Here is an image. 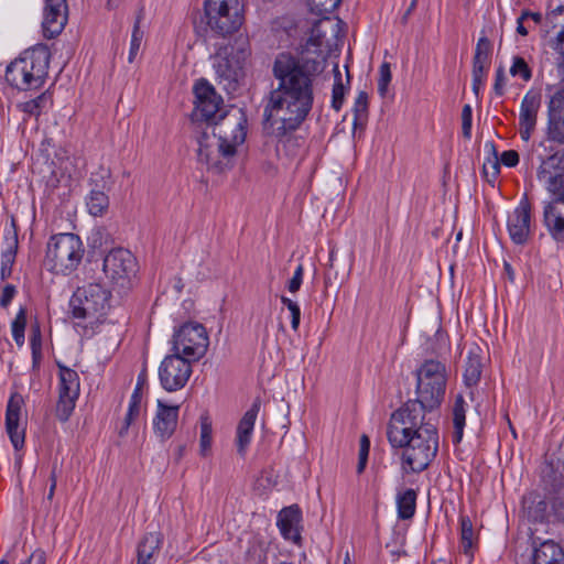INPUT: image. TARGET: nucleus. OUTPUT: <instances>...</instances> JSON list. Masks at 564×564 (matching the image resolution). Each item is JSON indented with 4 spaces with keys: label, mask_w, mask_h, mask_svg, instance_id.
Wrapping results in <instances>:
<instances>
[{
    "label": "nucleus",
    "mask_w": 564,
    "mask_h": 564,
    "mask_svg": "<svg viewBox=\"0 0 564 564\" xmlns=\"http://www.w3.org/2000/svg\"><path fill=\"white\" fill-rule=\"evenodd\" d=\"M488 165L492 169V175L498 174L499 172V162L497 160H488L487 163L484 164V171L487 173Z\"/></svg>",
    "instance_id": "bf43d9fd"
},
{
    "label": "nucleus",
    "mask_w": 564,
    "mask_h": 564,
    "mask_svg": "<svg viewBox=\"0 0 564 564\" xmlns=\"http://www.w3.org/2000/svg\"><path fill=\"white\" fill-rule=\"evenodd\" d=\"M500 162L508 167H513L519 163V154L514 150L503 151L500 156Z\"/></svg>",
    "instance_id": "3c124183"
},
{
    "label": "nucleus",
    "mask_w": 564,
    "mask_h": 564,
    "mask_svg": "<svg viewBox=\"0 0 564 564\" xmlns=\"http://www.w3.org/2000/svg\"><path fill=\"white\" fill-rule=\"evenodd\" d=\"M213 444V421L208 413L199 416V454L208 456Z\"/></svg>",
    "instance_id": "c756f323"
},
{
    "label": "nucleus",
    "mask_w": 564,
    "mask_h": 564,
    "mask_svg": "<svg viewBox=\"0 0 564 564\" xmlns=\"http://www.w3.org/2000/svg\"><path fill=\"white\" fill-rule=\"evenodd\" d=\"M85 254L82 239L76 234L52 236L46 245L44 265L55 274L67 275L75 271Z\"/></svg>",
    "instance_id": "423d86ee"
},
{
    "label": "nucleus",
    "mask_w": 564,
    "mask_h": 564,
    "mask_svg": "<svg viewBox=\"0 0 564 564\" xmlns=\"http://www.w3.org/2000/svg\"><path fill=\"white\" fill-rule=\"evenodd\" d=\"M467 403L463 395L458 394L455 398L453 408H452V419H453V442L459 443L464 435V429L466 425V411H467Z\"/></svg>",
    "instance_id": "c85d7f7f"
},
{
    "label": "nucleus",
    "mask_w": 564,
    "mask_h": 564,
    "mask_svg": "<svg viewBox=\"0 0 564 564\" xmlns=\"http://www.w3.org/2000/svg\"><path fill=\"white\" fill-rule=\"evenodd\" d=\"M58 367V402L56 415L61 421H67L80 392V380L77 371L57 362Z\"/></svg>",
    "instance_id": "2eb2a0df"
},
{
    "label": "nucleus",
    "mask_w": 564,
    "mask_h": 564,
    "mask_svg": "<svg viewBox=\"0 0 564 564\" xmlns=\"http://www.w3.org/2000/svg\"><path fill=\"white\" fill-rule=\"evenodd\" d=\"M317 29L318 24L314 26L305 50L299 56L281 53L273 64L278 86L270 93L264 108V119L271 134L278 139V156L293 158L304 144L303 138L295 135L294 132L312 110L313 83L324 72L326 65L322 52L317 51L322 45L319 33L314 35Z\"/></svg>",
    "instance_id": "f03ea898"
},
{
    "label": "nucleus",
    "mask_w": 564,
    "mask_h": 564,
    "mask_svg": "<svg viewBox=\"0 0 564 564\" xmlns=\"http://www.w3.org/2000/svg\"><path fill=\"white\" fill-rule=\"evenodd\" d=\"M46 555L45 552L37 549L31 553V555L21 564H45Z\"/></svg>",
    "instance_id": "603ef678"
},
{
    "label": "nucleus",
    "mask_w": 564,
    "mask_h": 564,
    "mask_svg": "<svg viewBox=\"0 0 564 564\" xmlns=\"http://www.w3.org/2000/svg\"><path fill=\"white\" fill-rule=\"evenodd\" d=\"M208 26L220 35L235 32L243 20L240 0H205Z\"/></svg>",
    "instance_id": "9d476101"
},
{
    "label": "nucleus",
    "mask_w": 564,
    "mask_h": 564,
    "mask_svg": "<svg viewBox=\"0 0 564 564\" xmlns=\"http://www.w3.org/2000/svg\"><path fill=\"white\" fill-rule=\"evenodd\" d=\"M341 2V0H308L312 12L318 15H326L333 12Z\"/></svg>",
    "instance_id": "79ce46f5"
},
{
    "label": "nucleus",
    "mask_w": 564,
    "mask_h": 564,
    "mask_svg": "<svg viewBox=\"0 0 564 564\" xmlns=\"http://www.w3.org/2000/svg\"><path fill=\"white\" fill-rule=\"evenodd\" d=\"M52 106V98L48 94L43 93L36 98L31 99L22 104V110L34 117H39L41 113L47 111Z\"/></svg>",
    "instance_id": "72a5a7b5"
},
{
    "label": "nucleus",
    "mask_w": 564,
    "mask_h": 564,
    "mask_svg": "<svg viewBox=\"0 0 564 564\" xmlns=\"http://www.w3.org/2000/svg\"><path fill=\"white\" fill-rule=\"evenodd\" d=\"M460 539L465 553H468L474 544V528L468 517L460 518Z\"/></svg>",
    "instance_id": "4c0bfd02"
},
{
    "label": "nucleus",
    "mask_w": 564,
    "mask_h": 564,
    "mask_svg": "<svg viewBox=\"0 0 564 564\" xmlns=\"http://www.w3.org/2000/svg\"><path fill=\"white\" fill-rule=\"evenodd\" d=\"M23 404L22 395L14 393L10 397L7 405L6 427L15 451L24 446L25 429L20 422Z\"/></svg>",
    "instance_id": "aec40b11"
},
{
    "label": "nucleus",
    "mask_w": 564,
    "mask_h": 564,
    "mask_svg": "<svg viewBox=\"0 0 564 564\" xmlns=\"http://www.w3.org/2000/svg\"><path fill=\"white\" fill-rule=\"evenodd\" d=\"M196 116L206 121L217 120L221 98L214 87L205 79H199L194 86Z\"/></svg>",
    "instance_id": "6ab92c4d"
},
{
    "label": "nucleus",
    "mask_w": 564,
    "mask_h": 564,
    "mask_svg": "<svg viewBox=\"0 0 564 564\" xmlns=\"http://www.w3.org/2000/svg\"><path fill=\"white\" fill-rule=\"evenodd\" d=\"M86 206L90 215L102 216L109 207V198L102 191L93 189L86 198Z\"/></svg>",
    "instance_id": "2f4dec72"
},
{
    "label": "nucleus",
    "mask_w": 564,
    "mask_h": 564,
    "mask_svg": "<svg viewBox=\"0 0 564 564\" xmlns=\"http://www.w3.org/2000/svg\"><path fill=\"white\" fill-rule=\"evenodd\" d=\"M533 564H564L563 550L552 540L544 541L534 550Z\"/></svg>",
    "instance_id": "bb28decb"
},
{
    "label": "nucleus",
    "mask_w": 564,
    "mask_h": 564,
    "mask_svg": "<svg viewBox=\"0 0 564 564\" xmlns=\"http://www.w3.org/2000/svg\"><path fill=\"white\" fill-rule=\"evenodd\" d=\"M507 86V75L502 66H499L495 74L494 90L496 95L502 96Z\"/></svg>",
    "instance_id": "8fccbe9b"
},
{
    "label": "nucleus",
    "mask_w": 564,
    "mask_h": 564,
    "mask_svg": "<svg viewBox=\"0 0 564 564\" xmlns=\"http://www.w3.org/2000/svg\"><path fill=\"white\" fill-rule=\"evenodd\" d=\"M424 419L417 403H404L390 417L388 441L392 447L403 448L402 465L405 471L424 470L437 453V430Z\"/></svg>",
    "instance_id": "7ed1b4c3"
},
{
    "label": "nucleus",
    "mask_w": 564,
    "mask_h": 564,
    "mask_svg": "<svg viewBox=\"0 0 564 564\" xmlns=\"http://www.w3.org/2000/svg\"><path fill=\"white\" fill-rule=\"evenodd\" d=\"M281 303L290 311L291 314V326L294 332L299 329L301 322V308L297 302L286 297L281 296Z\"/></svg>",
    "instance_id": "c03bdc74"
},
{
    "label": "nucleus",
    "mask_w": 564,
    "mask_h": 564,
    "mask_svg": "<svg viewBox=\"0 0 564 564\" xmlns=\"http://www.w3.org/2000/svg\"><path fill=\"white\" fill-rule=\"evenodd\" d=\"M192 361L174 352L164 357L159 367V379L167 392L183 389L192 376Z\"/></svg>",
    "instance_id": "ddd939ff"
},
{
    "label": "nucleus",
    "mask_w": 564,
    "mask_h": 564,
    "mask_svg": "<svg viewBox=\"0 0 564 564\" xmlns=\"http://www.w3.org/2000/svg\"><path fill=\"white\" fill-rule=\"evenodd\" d=\"M510 74L513 77H520L524 82H529L532 77L531 68L529 67L528 63L524 61V58L520 56H514L512 58V64L510 66Z\"/></svg>",
    "instance_id": "a19ab883"
},
{
    "label": "nucleus",
    "mask_w": 564,
    "mask_h": 564,
    "mask_svg": "<svg viewBox=\"0 0 564 564\" xmlns=\"http://www.w3.org/2000/svg\"><path fill=\"white\" fill-rule=\"evenodd\" d=\"M528 19V13H521L517 19V32L522 36L528 35V29L524 26V21Z\"/></svg>",
    "instance_id": "5fc2aeb1"
},
{
    "label": "nucleus",
    "mask_w": 564,
    "mask_h": 564,
    "mask_svg": "<svg viewBox=\"0 0 564 564\" xmlns=\"http://www.w3.org/2000/svg\"><path fill=\"white\" fill-rule=\"evenodd\" d=\"M489 64L473 63V91L478 96L479 91L484 88Z\"/></svg>",
    "instance_id": "e433bc0d"
},
{
    "label": "nucleus",
    "mask_w": 564,
    "mask_h": 564,
    "mask_svg": "<svg viewBox=\"0 0 564 564\" xmlns=\"http://www.w3.org/2000/svg\"><path fill=\"white\" fill-rule=\"evenodd\" d=\"M250 54V46L245 37H237L232 42L220 45L210 57L218 82L229 88H235L245 77Z\"/></svg>",
    "instance_id": "39448f33"
},
{
    "label": "nucleus",
    "mask_w": 564,
    "mask_h": 564,
    "mask_svg": "<svg viewBox=\"0 0 564 564\" xmlns=\"http://www.w3.org/2000/svg\"><path fill=\"white\" fill-rule=\"evenodd\" d=\"M50 57V50L45 45H37L25 51L8 65L7 83L20 90L41 87L47 75Z\"/></svg>",
    "instance_id": "20e7f679"
},
{
    "label": "nucleus",
    "mask_w": 564,
    "mask_h": 564,
    "mask_svg": "<svg viewBox=\"0 0 564 564\" xmlns=\"http://www.w3.org/2000/svg\"><path fill=\"white\" fill-rule=\"evenodd\" d=\"M481 376V362L480 358L477 355H469L466 361V367L464 371V381L466 386L471 387L475 386Z\"/></svg>",
    "instance_id": "c9c22d12"
},
{
    "label": "nucleus",
    "mask_w": 564,
    "mask_h": 564,
    "mask_svg": "<svg viewBox=\"0 0 564 564\" xmlns=\"http://www.w3.org/2000/svg\"><path fill=\"white\" fill-rule=\"evenodd\" d=\"M247 123L245 111L240 108H234L217 118L210 132L226 147H232V152L237 154L238 148L246 141Z\"/></svg>",
    "instance_id": "f8f14e48"
},
{
    "label": "nucleus",
    "mask_w": 564,
    "mask_h": 564,
    "mask_svg": "<svg viewBox=\"0 0 564 564\" xmlns=\"http://www.w3.org/2000/svg\"><path fill=\"white\" fill-rule=\"evenodd\" d=\"M12 295H13V291L10 290L9 288H6L3 295L1 297V301H0L1 305L6 306L10 302Z\"/></svg>",
    "instance_id": "052dcab7"
},
{
    "label": "nucleus",
    "mask_w": 564,
    "mask_h": 564,
    "mask_svg": "<svg viewBox=\"0 0 564 564\" xmlns=\"http://www.w3.org/2000/svg\"><path fill=\"white\" fill-rule=\"evenodd\" d=\"M142 411V397L138 390H134L130 397L128 411L120 429L119 434L123 435L129 430V426L137 420Z\"/></svg>",
    "instance_id": "473e14b6"
},
{
    "label": "nucleus",
    "mask_w": 564,
    "mask_h": 564,
    "mask_svg": "<svg viewBox=\"0 0 564 564\" xmlns=\"http://www.w3.org/2000/svg\"><path fill=\"white\" fill-rule=\"evenodd\" d=\"M13 337L18 345H21L23 343L24 338V327L19 326L18 323L13 324Z\"/></svg>",
    "instance_id": "4d7b16f0"
},
{
    "label": "nucleus",
    "mask_w": 564,
    "mask_h": 564,
    "mask_svg": "<svg viewBox=\"0 0 564 564\" xmlns=\"http://www.w3.org/2000/svg\"><path fill=\"white\" fill-rule=\"evenodd\" d=\"M543 224L555 241L564 242V212L556 202L544 204Z\"/></svg>",
    "instance_id": "393cba45"
},
{
    "label": "nucleus",
    "mask_w": 564,
    "mask_h": 564,
    "mask_svg": "<svg viewBox=\"0 0 564 564\" xmlns=\"http://www.w3.org/2000/svg\"><path fill=\"white\" fill-rule=\"evenodd\" d=\"M31 346H32V355L34 362L37 361V359L41 357V340L40 335L36 334L31 339Z\"/></svg>",
    "instance_id": "864d4df0"
},
{
    "label": "nucleus",
    "mask_w": 564,
    "mask_h": 564,
    "mask_svg": "<svg viewBox=\"0 0 564 564\" xmlns=\"http://www.w3.org/2000/svg\"><path fill=\"white\" fill-rule=\"evenodd\" d=\"M560 163V171L555 174L547 171L549 163H545V166L538 172L539 180L545 183L546 189L554 196L552 202H556L557 206L564 205V159H561Z\"/></svg>",
    "instance_id": "a878e982"
},
{
    "label": "nucleus",
    "mask_w": 564,
    "mask_h": 564,
    "mask_svg": "<svg viewBox=\"0 0 564 564\" xmlns=\"http://www.w3.org/2000/svg\"><path fill=\"white\" fill-rule=\"evenodd\" d=\"M197 162L207 171L223 173L234 166L236 153L212 132L204 131L197 140Z\"/></svg>",
    "instance_id": "9b49d317"
},
{
    "label": "nucleus",
    "mask_w": 564,
    "mask_h": 564,
    "mask_svg": "<svg viewBox=\"0 0 564 564\" xmlns=\"http://www.w3.org/2000/svg\"><path fill=\"white\" fill-rule=\"evenodd\" d=\"M546 137L552 142L564 144V88L550 95Z\"/></svg>",
    "instance_id": "a211bd4d"
},
{
    "label": "nucleus",
    "mask_w": 564,
    "mask_h": 564,
    "mask_svg": "<svg viewBox=\"0 0 564 564\" xmlns=\"http://www.w3.org/2000/svg\"><path fill=\"white\" fill-rule=\"evenodd\" d=\"M0 564H9L7 561L2 560L0 561Z\"/></svg>",
    "instance_id": "0e129e2a"
},
{
    "label": "nucleus",
    "mask_w": 564,
    "mask_h": 564,
    "mask_svg": "<svg viewBox=\"0 0 564 564\" xmlns=\"http://www.w3.org/2000/svg\"><path fill=\"white\" fill-rule=\"evenodd\" d=\"M370 449V441L367 435H361L360 437V444H359V459H358V466L357 471L362 473L366 468L368 455Z\"/></svg>",
    "instance_id": "49530a36"
},
{
    "label": "nucleus",
    "mask_w": 564,
    "mask_h": 564,
    "mask_svg": "<svg viewBox=\"0 0 564 564\" xmlns=\"http://www.w3.org/2000/svg\"><path fill=\"white\" fill-rule=\"evenodd\" d=\"M521 13H528V19H532L534 23H540L542 20V15L539 12H531L529 10H523Z\"/></svg>",
    "instance_id": "680f3d73"
},
{
    "label": "nucleus",
    "mask_w": 564,
    "mask_h": 564,
    "mask_svg": "<svg viewBox=\"0 0 564 564\" xmlns=\"http://www.w3.org/2000/svg\"><path fill=\"white\" fill-rule=\"evenodd\" d=\"M416 492L413 489H406L397 497L398 517L406 520L415 513Z\"/></svg>",
    "instance_id": "7c9ffc66"
},
{
    "label": "nucleus",
    "mask_w": 564,
    "mask_h": 564,
    "mask_svg": "<svg viewBox=\"0 0 564 564\" xmlns=\"http://www.w3.org/2000/svg\"><path fill=\"white\" fill-rule=\"evenodd\" d=\"M208 346L206 327L195 322L185 323L175 329L171 340V351L192 362L203 358Z\"/></svg>",
    "instance_id": "1a4fd4ad"
},
{
    "label": "nucleus",
    "mask_w": 564,
    "mask_h": 564,
    "mask_svg": "<svg viewBox=\"0 0 564 564\" xmlns=\"http://www.w3.org/2000/svg\"><path fill=\"white\" fill-rule=\"evenodd\" d=\"M354 123L361 122L367 117L368 111V95L365 91H359L352 107Z\"/></svg>",
    "instance_id": "ea45409f"
},
{
    "label": "nucleus",
    "mask_w": 564,
    "mask_h": 564,
    "mask_svg": "<svg viewBox=\"0 0 564 564\" xmlns=\"http://www.w3.org/2000/svg\"><path fill=\"white\" fill-rule=\"evenodd\" d=\"M104 272L112 284L124 288L135 275L137 260L127 249H112L104 259Z\"/></svg>",
    "instance_id": "4468645a"
},
{
    "label": "nucleus",
    "mask_w": 564,
    "mask_h": 564,
    "mask_svg": "<svg viewBox=\"0 0 564 564\" xmlns=\"http://www.w3.org/2000/svg\"><path fill=\"white\" fill-rule=\"evenodd\" d=\"M303 276H304V267L302 263L297 264V267L294 270L293 276L288 282V290L291 293H296L303 283Z\"/></svg>",
    "instance_id": "09e8293b"
},
{
    "label": "nucleus",
    "mask_w": 564,
    "mask_h": 564,
    "mask_svg": "<svg viewBox=\"0 0 564 564\" xmlns=\"http://www.w3.org/2000/svg\"><path fill=\"white\" fill-rule=\"evenodd\" d=\"M473 109L470 105H465L462 110V130L465 138L471 135Z\"/></svg>",
    "instance_id": "de8ad7c7"
},
{
    "label": "nucleus",
    "mask_w": 564,
    "mask_h": 564,
    "mask_svg": "<svg viewBox=\"0 0 564 564\" xmlns=\"http://www.w3.org/2000/svg\"><path fill=\"white\" fill-rule=\"evenodd\" d=\"M67 22L66 0H45L43 32L47 39L58 35Z\"/></svg>",
    "instance_id": "412c9836"
},
{
    "label": "nucleus",
    "mask_w": 564,
    "mask_h": 564,
    "mask_svg": "<svg viewBox=\"0 0 564 564\" xmlns=\"http://www.w3.org/2000/svg\"><path fill=\"white\" fill-rule=\"evenodd\" d=\"M554 510L557 517L564 521V489L562 496L554 502Z\"/></svg>",
    "instance_id": "6e6d98bb"
},
{
    "label": "nucleus",
    "mask_w": 564,
    "mask_h": 564,
    "mask_svg": "<svg viewBox=\"0 0 564 564\" xmlns=\"http://www.w3.org/2000/svg\"><path fill=\"white\" fill-rule=\"evenodd\" d=\"M143 40V32L140 30L139 23L137 22L133 26V31L131 34L130 48L128 61L129 63H133L141 47V43Z\"/></svg>",
    "instance_id": "37998d69"
},
{
    "label": "nucleus",
    "mask_w": 564,
    "mask_h": 564,
    "mask_svg": "<svg viewBox=\"0 0 564 564\" xmlns=\"http://www.w3.org/2000/svg\"><path fill=\"white\" fill-rule=\"evenodd\" d=\"M510 239L516 245H524L531 235V204L523 196L507 218Z\"/></svg>",
    "instance_id": "dca6fc26"
},
{
    "label": "nucleus",
    "mask_w": 564,
    "mask_h": 564,
    "mask_svg": "<svg viewBox=\"0 0 564 564\" xmlns=\"http://www.w3.org/2000/svg\"><path fill=\"white\" fill-rule=\"evenodd\" d=\"M50 479H51V486H50V490L47 492L46 499L48 501H52L54 494H55V489H56V482H57L56 475H55L54 470L52 471Z\"/></svg>",
    "instance_id": "13d9d810"
},
{
    "label": "nucleus",
    "mask_w": 564,
    "mask_h": 564,
    "mask_svg": "<svg viewBox=\"0 0 564 564\" xmlns=\"http://www.w3.org/2000/svg\"><path fill=\"white\" fill-rule=\"evenodd\" d=\"M446 368L437 360H425L416 370L415 400L406 403H417L423 413L437 409L445 397Z\"/></svg>",
    "instance_id": "0eeeda50"
},
{
    "label": "nucleus",
    "mask_w": 564,
    "mask_h": 564,
    "mask_svg": "<svg viewBox=\"0 0 564 564\" xmlns=\"http://www.w3.org/2000/svg\"><path fill=\"white\" fill-rule=\"evenodd\" d=\"M491 44L490 41L482 36L478 40L473 63L490 65Z\"/></svg>",
    "instance_id": "58836bf2"
},
{
    "label": "nucleus",
    "mask_w": 564,
    "mask_h": 564,
    "mask_svg": "<svg viewBox=\"0 0 564 564\" xmlns=\"http://www.w3.org/2000/svg\"><path fill=\"white\" fill-rule=\"evenodd\" d=\"M334 86L332 90V107L338 111L344 104V97L346 94V86L343 84L341 73L338 64L334 65Z\"/></svg>",
    "instance_id": "f704fd0d"
},
{
    "label": "nucleus",
    "mask_w": 564,
    "mask_h": 564,
    "mask_svg": "<svg viewBox=\"0 0 564 564\" xmlns=\"http://www.w3.org/2000/svg\"><path fill=\"white\" fill-rule=\"evenodd\" d=\"M302 520L301 510L297 506L293 505L283 508L276 519V525L282 536L297 544L301 540L300 523Z\"/></svg>",
    "instance_id": "b1692460"
},
{
    "label": "nucleus",
    "mask_w": 564,
    "mask_h": 564,
    "mask_svg": "<svg viewBox=\"0 0 564 564\" xmlns=\"http://www.w3.org/2000/svg\"><path fill=\"white\" fill-rule=\"evenodd\" d=\"M349 78H350V75L349 73L347 72V82L349 83Z\"/></svg>",
    "instance_id": "69168bd1"
},
{
    "label": "nucleus",
    "mask_w": 564,
    "mask_h": 564,
    "mask_svg": "<svg viewBox=\"0 0 564 564\" xmlns=\"http://www.w3.org/2000/svg\"><path fill=\"white\" fill-rule=\"evenodd\" d=\"M317 29L318 24L314 26L305 50L299 56L281 53L273 64L278 86L270 93L264 108V119L271 134L278 139V156L293 158L304 144L303 138L295 135L294 132L312 110L313 83L324 72L326 65L322 52L317 51L322 45L319 33L314 35Z\"/></svg>",
    "instance_id": "f257e3e1"
},
{
    "label": "nucleus",
    "mask_w": 564,
    "mask_h": 564,
    "mask_svg": "<svg viewBox=\"0 0 564 564\" xmlns=\"http://www.w3.org/2000/svg\"><path fill=\"white\" fill-rule=\"evenodd\" d=\"M268 170H275V169L272 165H269Z\"/></svg>",
    "instance_id": "338daca9"
},
{
    "label": "nucleus",
    "mask_w": 564,
    "mask_h": 564,
    "mask_svg": "<svg viewBox=\"0 0 564 564\" xmlns=\"http://www.w3.org/2000/svg\"><path fill=\"white\" fill-rule=\"evenodd\" d=\"M541 108V94L530 89L523 96L519 109V134L522 141L528 142L538 123Z\"/></svg>",
    "instance_id": "f3484780"
},
{
    "label": "nucleus",
    "mask_w": 564,
    "mask_h": 564,
    "mask_svg": "<svg viewBox=\"0 0 564 564\" xmlns=\"http://www.w3.org/2000/svg\"><path fill=\"white\" fill-rule=\"evenodd\" d=\"M260 411V403L254 402L240 419L236 430V447L241 457H245L251 444L254 424Z\"/></svg>",
    "instance_id": "5701e85b"
},
{
    "label": "nucleus",
    "mask_w": 564,
    "mask_h": 564,
    "mask_svg": "<svg viewBox=\"0 0 564 564\" xmlns=\"http://www.w3.org/2000/svg\"><path fill=\"white\" fill-rule=\"evenodd\" d=\"M162 543L159 532H150L143 536L138 545L137 564H154V554L158 553Z\"/></svg>",
    "instance_id": "cd10ccee"
},
{
    "label": "nucleus",
    "mask_w": 564,
    "mask_h": 564,
    "mask_svg": "<svg viewBox=\"0 0 564 564\" xmlns=\"http://www.w3.org/2000/svg\"><path fill=\"white\" fill-rule=\"evenodd\" d=\"M178 411V405H167L163 401L158 400L156 412L153 417V430L161 440H167L174 433L177 426Z\"/></svg>",
    "instance_id": "4be33fe9"
},
{
    "label": "nucleus",
    "mask_w": 564,
    "mask_h": 564,
    "mask_svg": "<svg viewBox=\"0 0 564 564\" xmlns=\"http://www.w3.org/2000/svg\"><path fill=\"white\" fill-rule=\"evenodd\" d=\"M433 564H446V563H445V562H443V561H438V562H435V563H433Z\"/></svg>",
    "instance_id": "e2e57ef3"
},
{
    "label": "nucleus",
    "mask_w": 564,
    "mask_h": 564,
    "mask_svg": "<svg viewBox=\"0 0 564 564\" xmlns=\"http://www.w3.org/2000/svg\"><path fill=\"white\" fill-rule=\"evenodd\" d=\"M69 305L75 318L99 321L110 307V293L99 283H89L74 292Z\"/></svg>",
    "instance_id": "6e6552de"
},
{
    "label": "nucleus",
    "mask_w": 564,
    "mask_h": 564,
    "mask_svg": "<svg viewBox=\"0 0 564 564\" xmlns=\"http://www.w3.org/2000/svg\"><path fill=\"white\" fill-rule=\"evenodd\" d=\"M391 78L392 75L390 64L384 62L379 67L378 93L380 94V96L383 97L386 95Z\"/></svg>",
    "instance_id": "a18cd8bd"
}]
</instances>
